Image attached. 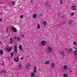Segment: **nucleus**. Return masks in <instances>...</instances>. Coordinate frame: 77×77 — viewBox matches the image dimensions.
<instances>
[{"label": "nucleus", "mask_w": 77, "mask_h": 77, "mask_svg": "<svg viewBox=\"0 0 77 77\" xmlns=\"http://www.w3.org/2000/svg\"><path fill=\"white\" fill-rule=\"evenodd\" d=\"M50 61H48L45 62V63L46 65H47V64H50Z\"/></svg>", "instance_id": "12"}, {"label": "nucleus", "mask_w": 77, "mask_h": 77, "mask_svg": "<svg viewBox=\"0 0 77 77\" xmlns=\"http://www.w3.org/2000/svg\"><path fill=\"white\" fill-rule=\"evenodd\" d=\"M42 14H40L39 16L40 17H42Z\"/></svg>", "instance_id": "35"}, {"label": "nucleus", "mask_w": 77, "mask_h": 77, "mask_svg": "<svg viewBox=\"0 0 77 77\" xmlns=\"http://www.w3.org/2000/svg\"><path fill=\"white\" fill-rule=\"evenodd\" d=\"M15 3V2H12V5H14Z\"/></svg>", "instance_id": "28"}, {"label": "nucleus", "mask_w": 77, "mask_h": 77, "mask_svg": "<svg viewBox=\"0 0 77 77\" xmlns=\"http://www.w3.org/2000/svg\"><path fill=\"white\" fill-rule=\"evenodd\" d=\"M12 49H13V48H12V47H11V49H9L8 48H7V50H8V52L11 51Z\"/></svg>", "instance_id": "8"}, {"label": "nucleus", "mask_w": 77, "mask_h": 77, "mask_svg": "<svg viewBox=\"0 0 77 77\" xmlns=\"http://www.w3.org/2000/svg\"><path fill=\"white\" fill-rule=\"evenodd\" d=\"M60 5H62L63 4V1L62 0H60Z\"/></svg>", "instance_id": "21"}, {"label": "nucleus", "mask_w": 77, "mask_h": 77, "mask_svg": "<svg viewBox=\"0 0 77 77\" xmlns=\"http://www.w3.org/2000/svg\"><path fill=\"white\" fill-rule=\"evenodd\" d=\"M43 24H44V26H46V24H47V23L46 22H43Z\"/></svg>", "instance_id": "19"}, {"label": "nucleus", "mask_w": 77, "mask_h": 77, "mask_svg": "<svg viewBox=\"0 0 77 77\" xmlns=\"http://www.w3.org/2000/svg\"><path fill=\"white\" fill-rule=\"evenodd\" d=\"M74 13H72L71 14V15H72V16H73V15H74Z\"/></svg>", "instance_id": "34"}, {"label": "nucleus", "mask_w": 77, "mask_h": 77, "mask_svg": "<svg viewBox=\"0 0 77 77\" xmlns=\"http://www.w3.org/2000/svg\"><path fill=\"white\" fill-rule=\"evenodd\" d=\"M30 66V63H28L27 64L26 66V68L27 69H29Z\"/></svg>", "instance_id": "4"}, {"label": "nucleus", "mask_w": 77, "mask_h": 77, "mask_svg": "<svg viewBox=\"0 0 77 77\" xmlns=\"http://www.w3.org/2000/svg\"><path fill=\"white\" fill-rule=\"evenodd\" d=\"M13 53H14V51L13 52Z\"/></svg>", "instance_id": "51"}, {"label": "nucleus", "mask_w": 77, "mask_h": 77, "mask_svg": "<svg viewBox=\"0 0 77 77\" xmlns=\"http://www.w3.org/2000/svg\"><path fill=\"white\" fill-rule=\"evenodd\" d=\"M47 50L49 53H51L52 51V49L51 48V46L48 47Z\"/></svg>", "instance_id": "2"}, {"label": "nucleus", "mask_w": 77, "mask_h": 77, "mask_svg": "<svg viewBox=\"0 0 77 77\" xmlns=\"http://www.w3.org/2000/svg\"><path fill=\"white\" fill-rule=\"evenodd\" d=\"M22 37H23V38H24V35L23 34L22 35Z\"/></svg>", "instance_id": "42"}, {"label": "nucleus", "mask_w": 77, "mask_h": 77, "mask_svg": "<svg viewBox=\"0 0 77 77\" xmlns=\"http://www.w3.org/2000/svg\"><path fill=\"white\" fill-rule=\"evenodd\" d=\"M20 40V38L19 37H17V41H19Z\"/></svg>", "instance_id": "24"}, {"label": "nucleus", "mask_w": 77, "mask_h": 77, "mask_svg": "<svg viewBox=\"0 0 77 77\" xmlns=\"http://www.w3.org/2000/svg\"><path fill=\"white\" fill-rule=\"evenodd\" d=\"M7 31L8 32V27L7 28Z\"/></svg>", "instance_id": "37"}, {"label": "nucleus", "mask_w": 77, "mask_h": 77, "mask_svg": "<svg viewBox=\"0 0 77 77\" xmlns=\"http://www.w3.org/2000/svg\"><path fill=\"white\" fill-rule=\"evenodd\" d=\"M19 67H21L22 66H21V64H19Z\"/></svg>", "instance_id": "36"}, {"label": "nucleus", "mask_w": 77, "mask_h": 77, "mask_svg": "<svg viewBox=\"0 0 77 77\" xmlns=\"http://www.w3.org/2000/svg\"><path fill=\"white\" fill-rule=\"evenodd\" d=\"M24 59V57H22V58H21V60H22V59Z\"/></svg>", "instance_id": "41"}, {"label": "nucleus", "mask_w": 77, "mask_h": 77, "mask_svg": "<svg viewBox=\"0 0 77 77\" xmlns=\"http://www.w3.org/2000/svg\"><path fill=\"white\" fill-rule=\"evenodd\" d=\"M11 57H12V56H13V52H12L11 53Z\"/></svg>", "instance_id": "30"}, {"label": "nucleus", "mask_w": 77, "mask_h": 77, "mask_svg": "<svg viewBox=\"0 0 77 77\" xmlns=\"http://www.w3.org/2000/svg\"><path fill=\"white\" fill-rule=\"evenodd\" d=\"M75 50H77V48H75Z\"/></svg>", "instance_id": "48"}, {"label": "nucleus", "mask_w": 77, "mask_h": 77, "mask_svg": "<svg viewBox=\"0 0 77 77\" xmlns=\"http://www.w3.org/2000/svg\"><path fill=\"white\" fill-rule=\"evenodd\" d=\"M72 48H70L69 50L70 51L72 52Z\"/></svg>", "instance_id": "27"}, {"label": "nucleus", "mask_w": 77, "mask_h": 77, "mask_svg": "<svg viewBox=\"0 0 77 77\" xmlns=\"http://www.w3.org/2000/svg\"><path fill=\"white\" fill-rule=\"evenodd\" d=\"M31 77H35V74H34V73H32L31 74Z\"/></svg>", "instance_id": "16"}, {"label": "nucleus", "mask_w": 77, "mask_h": 77, "mask_svg": "<svg viewBox=\"0 0 77 77\" xmlns=\"http://www.w3.org/2000/svg\"><path fill=\"white\" fill-rule=\"evenodd\" d=\"M14 39H17V37H15L14 38Z\"/></svg>", "instance_id": "39"}, {"label": "nucleus", "mask_w": 77, "mask_h": 77, "mask_svg": "<svg viewBox=\"0 0 77 77\" xmlns=\"http://www.w3.org/2000/svg\"><path fill=\"white\" fill-rule=\"evenodd\" d=\"M2 65H4V63H2Z\"/></svg>", "instance_id": "43"}, {"label": "nucleus", "mask_w": 77, "mask_h": 77, "mask_svg": "<svg viewBox=\"0 0 77 77\" xmlns=\"http://www.w3.org/2000/svg\"><path fill=\"white\" fill-rule=\"evenodd\" d=\"M45 6L46 7H48L49 6H50V4H49V3H48V2H46L45 3Z\"/></svg>", "instance_id": "3"}, {"label": "nucleus", "mask_w": 77, "mask_h": 77, "mask_svg": "<svg viewBox=\"0 0 77 77\" xmlns=\"http://www.w3.org/2000/svg\"><path fill=\"white\" fill-rule=\"evenodd\" d=\"M37 16V14H34V15L33 16V18L34 19H35L36 17V16Z\"/></svg>", "instance_id": "10"}, {"label": "nucleus", "mask_w": 77, "mask_h": 77, "mask_svg": "<svg viewBox=\"0 0 77 77\" xmlns=\"http://www.w3.org/2000/svg\"><path fill=\"white\" fill-rule=\"evenodd\" d=\"M8 0H7V1H8Z\"/></svg>", "instance_id": "53"}, {"label": "nucleus", "mask_w": 77, "mask_h": 77, "mask_svg": "<svg viewBox=\"0 0 77 77\" xmlns=\"http://www.w3.org/2000/svg\"><path fill=\"white\" fill-rule=\"evenodd\" d=\"M33 2V0H31V3H32Z\"/></svg>", "instance_id": "38"}, {"label": "nucleus", "mask_w": 77, "mask_h": 77, "mask_svg": "<svg viewBox=\"0 0 77 77\" xmlns=\"http://www.w3.org/2000/svg\"><path fill=\"white\" fill-rule=\"evenodd\" d=\"M11 30L13 31L14 32H17V30L14 26H13L11 27Z\"/></svg>", "instance_id": "1"}, {"label": "nucleus", "mask_w": 77, "mask_h": 77, "mask_svg": "<svg viewBox=\"0 0 77 77\" xmlns=\"http://www.w3.org/2000/svg\"><path fill=\"white\" fill-rule=\"evenodd\" d=\"M74 53L75 55H77V50H76L74 51Z\"/></svg>", "instance_id": "20"}, {"label": "nucleus", "mask_w": 77, "mask_h": 77, "mask_svg": "<svg viewBox=\"0 0 77 77\" xmlns=\"http://www.w3.org/2000/svg\"><path fill=\"white\" fill-rule=\"evenodd\" d=\"M37 27L38 29H40V27H41V26H40L39 24H37Z\"/></svg>", "instance_id": "17"}, {"label": "nucleus", "mask_w": 77, "mask_h": 77, "mask_svg": "<svg viewBox=\"0 0 77 77\" xmlns=\"http://www.w3.org/2000/svg\"><path fill=\"white\" fill-rule=\"evenodd\" d=\"M23 15H21L20 16V18H23Z\"/></svg>", "instance_id": "29"}, {"label": "nucleus", "mask_w": 77, "mask_h": 77, "mask_svg": "<svg viewBox=\"0 0 77 77\" xmlns=\"http://www.w3.org/2000/svg\"><path fill=\"white\" fill-rule=\"evenodd\" d=\"M19 49L20 50H21V51H23V49H22V45H20L19 46Z\"/></svg>", "instance_id": "11"}, {"label": "nucleus", "mask_w": 77, "mask_h": 77, "mask_svg": "<svg viewBox=\"0 0 77 77\" xmlns=\"http://www.w3.org/2000/svg\"><path fill=\"white\" fill-rule=\"evenodd\" d=\"M76 68H77V66Z\"/></svg>", "instance_id": "52"}, {"label": "nucleus", "mask_w": 77, "mask_h": 77, "mask_svg": "<svg viewBox=\"0 0 77 77\" xmlns=\"http://www.w3.org/2000/svg\"><path fill=\"white\" fill-rule=\"evenodd\" d=\"M17 59L16 58H14V61L16 62H18V57H17Z\"/></svg>", "instance_id": "14"}, {"label": "nucleus", "mask_w": 77, "mask_h": 77, "mask_svg": "<svg viewBox=\"0 0 77 77\" xmlns=\"http://www.w3.org/2000/svg\"><path fill=\"white\" fill-rule=\"evenodd\" d=\"M65 50H66V51H67V49H65Z\"/></svg>", "instance_id": "46"}, {"label": "nucleus", "mask_w": 77, "mask_h": 77, "mask_svg": "<svg viewBox=\"0 0 77 77\" xmlns=\"http://www.w3.org/2000/svg\"><path fill=\"white\" fill-rule=\"evenodd\" d=\"M36 70H35L34 71V72H33L32 73H36Z\"/></svg>", "instance_id": "31"}, {"label": "nucleus", "mask_w": 77, "mask_h": 77, "mask_svg": "<svg viewBox=\"0 0 77 77\" xmlns=\"http://www.w3.org/2000/svg\"><path fill=\"white\" fill-rule=\"evenodd\" d=\"M64 77H68V74H64Z\"/></svg>", "instance_id": "22"}, {"label": "nucleus", "mask_w": 77, "mask_h": 77, "mask_svg": "<svg viewBox=\"0 0 77 77\" xmlns=\"http://www.w3.org/2000/svg\"><path fill=\"white\" fill-rule=\"evenodd\" d=\"M41 44L42 45H45L46 44V42H45V41H43L42 42Z\"/></svg>", "instance_id": "5"}, {"label": "nucleus", "mask_w": 77, "mask_h": 77, "mask_svg": "<svg viewBox=\"0 0 77 77\" xmlns=\"http://www.w3.org/2000/svg\"><path fill=\"white\" fill-rule=\"evenodd\" d=\"M61 54H62V56H63V57H64V56L65 55V54H64V53H63V52H61Z\"/></svg>", "instance_id": "15"}, {"label": "nucleus", "mask_w": 77, "mask_h": 77, "mask_svg": "<svg viewBox=\"0 0 77 77\" xmlns=\"http://www.w3.org/2000/svg\"><path fill=\"white\" fill-rule=\"evenodd\" d=\"M36 69H37V67H35L34 68V70H36Z\"/></svg>", "instance_id": "32"}, {"label": "nucleus", "mask_w": 77, "mask_h": 77, "mask_svg": "<svg viewBox=\"0 0 77 77\" xmlns=\"http://www.w3.org/2000/svg\"><path fill=\"white\" fill-rule=\"evenodd\" d=\"M63 68L64 69L66 70L68 69V66L66 65H65L63 66Z\"/></svg>", "instance_id": "9"}, {"label": "nucleus", "mask_w": 77, "mask_h": 77, "mask_svg": "<svg viewBox=\"0 0 77 77\" xmlns=\"http://www.w3.org/2000/svg\"><path fill=\"white\" fill-rule=\"evenodd\" d=\"M54 66V63H52L51 64V67L52 68Z\"/></svg>", "instance_id": "18"}, {"label": "nucleus", "mask_w": 77, "mask_h": 77, "mask_svg": "<svg viewBox=\"0 0 77 77\" xmlns=\"http://www.w3.org/2000/svg\"><path fill=\"white\" fill-rule=\"evenodd\" d=\"M14 51L16 53L17 52V46L16 45L14 46Z\"/></svg>", "instance_id": "7"}, {"label": "nucleus", "mask_w": 77, "mask_h": 77, "mask_svg": "<svg viewBox=\"0 0 77 77\" xmlns=\"http://www.w3.org/2000/svg\"><path fill=\"white\" fill-rule=\"evenodd\" d=\"M74 45H77V43H76L75 42H74Z\"/></svg>", "instance_id": "33"}, {"label": "nucleus", "mask_w": 77, "mask_h": 77, "mask_svg": "<svg viewBox=\"0 0 77 77\" xmlns=\"http://www.w3.org/2000/svg\"><path fill=\"white\" fill-rule=\"evenodd\" d=\"M1 43V42L0 41V44Z\"/></svg>", "instance_id": "50"}, {"label": "nucleus", "mask_w": 77, "mask_h": 77, "mask_svg": "<svg viewBox=\"0 0 77 77\" xmlns=\"http://www.w3.org/2000/svg\"><path fill=\"white\" fill-rule=\"evenodd\" d=\"M2 21V19L0 18V22H1Z\"/></svg>", "instance_id": "40"}, {"label": "nucleus", "mask_w": 77, "mask_h": 77, "mask_svg": "<svg viewBox=\"0 0 77 77\" xmlns=\"http://www.w3.org/2000/svg\"><path fill=\"white\" fill-rule=\"evenodd\" d=\"M72 23V20H70V21H69V23H68V24L69 25H70V24H71V23Z\"/></svg>", "instance_id": "23"}, {"label": "nucleus", "mask_w": 77, "mask_h": 77, "mask_svg": "<svg viewBox=\"0 0 77 77\" xmlns=\"http://www.w3.org/2000/svg\"><path fill=\"white\" fill-rule=\"evenodd\" d=\"M72 9L73 11H76V7L75 6H73L71 8Z\"/></svg>", "instance_id": "6"}, {"label": "nucleus", "mask_w": 77, "mask_h": 77, "mask_svg": "<svg viewBox=\"0 0 77 77\" xmlns=\"http://www.w3.org/2000/svg\"><path fill=\"white\" fill-rule=\"evenodd\" d=\"M70 71V72H72V70H69Z\"/></svg>", "instance_id": "44"}, {"label": "nucleus", "mask_w": 77, "mask_h": 77, "mask_svg": "<svg viewBox=\"0 0 77 77\" xmlns=\"http://www.w3.org/2000/svg\"><path fill=\"white\" fill-rule=\"evenodd\" d=\"M69 71H71V69H70V68H69Z\"/></svg>", "instance_id": "45"}, {"label": "nucleus", "mask_w": 77, "mask_h": 77, "mask_svg": "<svg viewBox=\"0 0 77 77\" xmlns=\"http://www.w3.org/2000/svg\"><path fill=\"white\" fill-rule=\"evenodd\" d=\"M0 54L1 55L3 54V50H1L0 51Z\"/></svg>", "instance_id": "13"}, {"label": "nucleus", "mask_w": 77, "mask_h": 77, "mask_svg": "<svg viewBox=\"0 0 77 77\" xmlns=\"http://www.w3.org/2000/svg\"><path fill=\"white\" fill-rule=\"evenodd\" d=\"M11 42H9V43H11Z\"/></svg>", "instance_id": "49"}, {"label": "nucleus", "mask_w": 77, "mask_h": 77, "mask_svg": "<svg viewBox=\"0 0 77 77\" xmlns=\"http://www.w3.org/2000/svg\"><path fill=\"white\" fill-rule=\"evenodd\" d=\"M10 41L11 42H12V41H13V39H12V38H10Z\"/></svg>", "instance_id": "26"}, {"label": "nucleus", "mask_w": 77, "mask_h": 77, "mask_svg": "<svg viewBox=\"0 0 77 77\" xmlns=\"http://www.w3.org/2000/svg\"><path fill=\"white\" fill-rule=\"evenodd\" d=\"M6 72V70H5L4 71L3 70H2V73H5Z\"/></svg>", "instance_id": "25"}, {"label": "nucleus", "mask_w": 77, "mask_h": 77, "mask_svg": "<svg viewBox=\"0 0 77 77\" xmlns=\"http://www.w3.org/2000/svg\"><path fill=\"white\" fill-rule=\"evenodd\" d=\"M11 44H13V43H12V42H11Z\"/></svg>", "instance_id": "47"}]
</instances>
